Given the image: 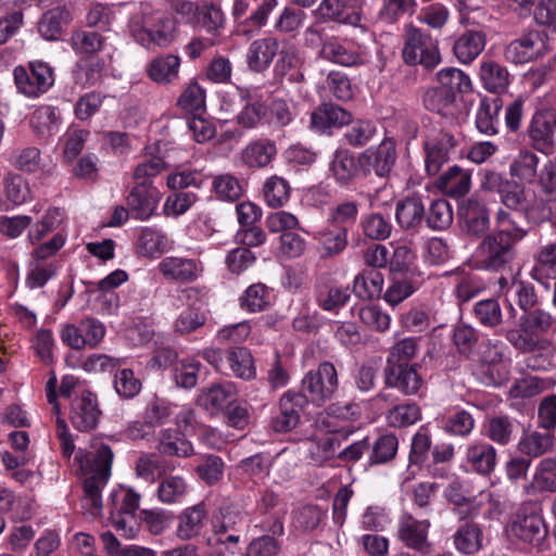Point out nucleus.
Wrapping results in <instances>:
<instances>
[{
	"label": "nucleus",
	"instance_id": "25",
	"mask_svg": "<svg viewBox=\"0 0 556 556\" xmlns=\"http://www.w3.org/2000/svg\"><path fill=\"white\" fill-rule=\"evenodd\" d=\"M465 458L472 471L489 475L496 466V450L485 442L472 443L467 446Z\"/></svg>",
	"mask_w": 556,
	"mask_h": 556
},
{
	"label": "nucleus",
	"instance_id": "36",
	"mask_svg": "<svg viewBox=\"0 0 556 556\" xmlns=\"http://www.w3.org/2000/svg\"><path fill=\"white\" fill-rule=\"evenodd\" d=\"M556 128V113L553 110L536 112L531 121L530 137L538 146H548Z\"/></svg>",
	"mask_w": 556,
	"mask_h": 556
},
{
	"label": "nucleus",
	"instance_id": "24",
	"mask_svg": "<svg viewBox=\"0 0 556 556\" xmlns=\"http://www.w3.org/2000/svg\"><path fill=\"white\" fill-rule=\"evenodd\" d=\"M207 510L203 503L188 507L178 517L176 535L182 541L198 536L205 526Z\"/></svg>",
	"mask_w": 556,
	"mask_h": 556
},
{
	"label": "nucleus",
	"instance_id": "58",
	"mask_svg": "<svg viewBox=\"0 0 556 556\" xmlns=\"http://www.w3.org/2000/svg\"><path fill=\"white\" fill-rule=\"evenodd\" d=\"M426 220L429 227L434 230L447 228L453 220V211L450 203L444 199L433 201L429 207Z\"/></svg>",
	"mask_w": 556,
	"mask_h": 556
},
{
	"label": "nucleus",
	"instance_id": "32",
	"mask_svg": "<svg viewBox=\"0 0 556 556\" xmlns=\"http://www.w3.org/2000/svg\"><path fill=\"white\" fill-rule=\"evenodd\" d=\"M384 277L377 269L369 268L359 273L353 281V292L363 300L378 299L383 290Z\"/></svg>",
	"mask_w": 556,
	"mask_h": 556
},
{
	"label": "nucleus",
	"instance_id": "5",
	"mask_svg": "<svg viewBox=\"0 0 556 556\" xmlns=\"http://www.w3.org/2000/svg\"><path fill=\"white\" fill-rule=\"evenodd\" d=\"M403 60L409 65L421 64L425 67H434L441 62L438 43L430 35L408 25L403 48Z\"/></svg>",
	"mask_w": 556,
	"mask_h": 556
},
{
	"label": "nucleus",
	"instance_id": "54",
	"mask_svg": "<svg viewBox=\"0 0 556 556\" xmlns=\"http://www.w3.org/2000/svg\"><path fill=\"white\" fill-rule=\"evenodd\" d=\"M264 197L266 203L271 207L285 205L290 197L288 181L276 175L269 177L264 184Z\"/></svg>",
	"mask_w": 556,
	"mask_h": 556
},
{
	"label": "nucleus",
	"instance_id": "48",
	"mask_svg": "<svg viewBox=\"0 0 556 556\" xmlns=\"http://www.w3.org/2000/svg\"><path fill=\"white\" fill-rule=\"evenodd\" d=\"M517 215L505 210H498L496 215V225L500 239L508 242L510 245L526 237L527 230L519 226Z\"/></svg>",
	"mask_w": 556,
	"mask_h": 556
},
{
	"label": "nucleus",
	"instance_id": "29",
	"mask_svg": "<svg viewBox=\"0 0 556 556\" xmlns=\"http://www.w3.org/2000/svg\"><path fill=\"white\" fill-rule=\"evenodd\" d=\"M479 77L482 86L489 92L502 93L509 86L508 71L492 60H483L480 63Z\"/></svg>",
	"mask_w": 556,
	"mask_h": 556
},
{
	"label": "nucleus",
	"instance_id": "21",
	"mask_svg": "<svg viewBox=\"0 0 556 556\" xmlns=\"http://www.w3.org/2000/svg\"><path fill=\"white\" fill-rule=\"evenodd\" d=\"M390 275H422L417 265V254L410 242L397 241L391 244Z\"/></svg>",
	"mask_w": 556,
	"mask_h": 556
},
{
	"label": "nucleus",
	"instance_id": "22",
	"mask_svg": "<svg viewBox=\"0 0 556 556\" xmlns=\"http://www.w3.org/2000/svg\"><path fill=\"white\" fill-rule=\"evenodd\" d=\"M279 42L274 37L258 38L252 41L247 51V64L253 72H263L269 67L277 54Z\"/></svg>",
	"mask_w": 556,
	"mask_h": 556
},
{
	"label": "nucleus",
	"instance_id": "10",
	"mask_svg": "<svg viewBox=\"0 0 556 556\" xmlns=\"http://www.w3.org/2000/svg\"><path fill=\"white\" fill-rule=\"evenodd\" d=\"M396 159L395 144L391 139L383 140L376 149H368L354 165L355 175L386 176L392 168Z\"/></svg>",
	"mask_w": 556,
	"mask_h": 556
},
{
	"label": "nucleus",
	"instance_id": "35",
	"mask_svg": "<svg viewBox=\"0 0 556 556\" xmlns=\"http://www.w3.org/2000/svg\"><path fill=\"white\" fill-rule=\"evenodd\" d=\"M555 443L549 432L525 431L518 442V451L530 457H539L552 451Z\"/></svg>",
	"mask_w": 556,
	"mask_h": 556
},
{
	"label": "nucleus",
	"instance_id": "31",
	"mask_svg": "<svg viewBox=\"0 0 556 556\" xmlns=\"http://www.w3.org/2000/svg\"><path fill=\"white\" fill-rule=\"evenodd\" d=\"M484 47V34L477 30H468L456 39L453 51L460 63L468 64L483 51Z\"/></svg>",
	"mask_w": 556,
	"mask_h": 556
},
{
	"label": "nucleus",
	"instance_id": "27",
	"mask_svg": "<svg viewBox=\"0 0 556 556\" xmlns=\"http://www.w3.org/2000/svg\"><path fill=\"white\" fill-rule=\"evenodd\" d=\"M429 522L417 520L409 515H405L399 522V538L406 546L418 551L427 546Z\"/></svg>",
	"mask_w": 556,
	"mask_h": 556
},
{
	"label": "nucleus",
	"instance_id": "59",
	"mask_svg": "<svg viewBox=\"0 0 556 556\" xmlns=\"http://www.w3.org/2000/svg\"><path fill=\"white\" fill-rule=\"evenodd\" d=\"M514 430V422L508 417L497 416L489 420L485 433L493 442L506 445L510 442Z\"/></svg>",
	"mask_w": 556,
	"mask_h": 556
},
{
	"label": "nucleus",
	"instance_id": "23",
	"mask_svg": "<svg viewBox=\"0 0 556 556\" xmlns=\"http://www.w3.org/2000/svg\"><path fill=\"white\" fill-rule=\"evenodd\" d=\"M390 283L383 293L384 301L392 307L412 296L422 283V275H390Z\"/></svg>",
	"mask_w": 556,
	"mask_h": 556
},
{
	"label": "nucleus",
	"instance_id": "4",
	"mask_svg": "<svg viewBox=\"0 0 556 556\" xmlns=\"http://www.w3.org/2000/svg\"><path fill=\"white\" fill-rule=\"evenodd\" d=\"M17 91L30 99L46 93L54 85V71L46 62L33 61L28 66L18 65L13 71Z\"/></svg>",
	"mask_w": 556,
	"mask_h": 556
},
{
	"label": "nucleus",
	"instance_id": "42",
	"mask_svg": "<svg viewBox=\"0 0 556 556\" xmlns=\"http://www.w3.org/2000/svg\"><path fill=\"white\" fill-rule=\"evenodd\" d=\"M425 207L420 199L407 198L396 204L395 217L403 229L416 228L424 218Z\"/></svg>",
	"mask_w": 556,
	"mask_h": 556
},
{
	"label": "nucleus",
	"instance_id": "9",
	"mask_svg": "<svg viewBox=\"0 0 556 556\" xmlns=\"http://www.w3.org/2000/svg\"><path fill=\"white\" fill-rule=\"evenodd\" d=\"M505 530L509 539L533 547H540L547 536L545 522L535 513L516 514Z\"/></svg>",
	"mask_w": 556,
	"mask_h": 556
},
{
	"label": "nucleus",
	"instance_id": "18",
	"mask_svg": "<svg viewBox=\"0 0 556 556\" xmlns=\"http://www.w3.org/2000/svg\"><path fill=\"white\" fill-rule=\"evenodd\" d=\"M418 365H403L384 368L386 384L406 395L416 394L424 384Z\"/></svg>",
	"mask_w": 556,
	"mask_h": 556
},
{
	"label": "nucleus",
	"instance_id": "16",
	"mask_svg": "<svg viewBox=\"0 0 556 556\" xmlns=\"http://www.w3.org/2000/svg\"><path fill=\"white\" fill-rule=\"evenodd\" d=\"M136 248L142 257L155 260L173 248V240L163 229L147 226L139 230Z\"/></svg>",
	"mask_w": 556,
	"mask_h": 556
},
{
	"label": "nucleus",
	"instance_id": "6",
	"mask_svg": "<svg viewBox=\"0 0 556 556\" xmlns=\"http://www.w3.org/2000/svg\"><path fill=\"white\" fill-rule=\"evenodd\" d=\"M338 388V376L331 363H321L316 370L308 371L302 379V391L306 401L321 405L330 400Z\"/></svg>",
	"mask_w": 556,
	"mask_h": 556
},
{
	"label": "nucleus",
	"instance_id": "63",
	"mask_svg": "<svg viewBox=\"0 0 556 556\" xmlns=\"http://www.w3.org/2000/svg\"><path fill=\"white\" fill-rule=\"evenodd\" d=\"M206 321L205 315L195 307L185 308L174 323V330L180 334H187L202 327Z\"/></svg>",
	"mask_w": 556,
	"mask_h": 556
},
{
	"label": "nucleus",
	"instance_id": "61",
	"mask_svg": "<svg viewBox=\"0 0 556 556\" xmlns=\"http://www.w3.org/2000/svg\"><path fill=\"white\" fill-rule=\"evenodd\" d=\"M266 381L273 390L285 388L290 381L288 365L282 361L279 353H275L274 357L267 363Z\"/></svg>",
	"mask_w": 556,
	"mask_h": 556
},
{
	"label": "nucleus",
	"instance_id": "8",
	"mask_svg": "<svg viewBox=\"0 0 556 556\" xmlns=\"http://www.w3.org/2000/svg\"><path fill=\"white\" fill-rule=\"evenodd\" d=\"M252 2L253 0H235L231 11L233 18L237 21V34L249 38L255 36L267 24L268 16L278 5L277 0H262L250 16L241 20Z\"/></svg>",
	"mask_w": 556,
	"mask_h": 556
},
{
	"label": "nucleus",
	"instance_id": "13",
	"mask_svg": "<svg viewBox=\"0 0 556 556\" xmlns=\"http://www.w3.org/2000/svg\"><path fill=\"white\" fill-rule=\"evenodd\" d=\"M126 202L134 218L147 220L159 205L160 193L151 184L137 182L127 195Z\"/></svg>",
	"mask_w": 556,
	"mask_h": 556
},
{
	"label": "nucleus",
	"instance_id": "40",
	"mask_svg": "<svg viewBox=\"0 0 556 556\" xmlns=\"http://www.w3.org/2000/svg\"><path fill=\"white\" fill-rule=\"evenodd\" d=\"M439 85L452 93H468L472 90V81L465 72L455 67H445L437 73Z\"/></svg>",
	"mask_w": 556,
	"mask_h": 556
},
{
	"label": "nucleus",
	"instance_id": "11",
	"mask_svg": "<svg viewBox=\"0 0 556 556\" xmlns=\"http://www.w3.org/2000/svg\"><path fill=\"white\" fill-rule=\"evenodd\" d=\"M157 270L167 281L187 285L197 281L203 274V263L197 258L166 256L157 264Z\"/></svg>",
	"mask_w": 556,
	"mask_h": 556
},
{
	"label": "nucleus",
	"instance_id": "64",
	"mask_svg": "<svg viewBox=\"0 0 556 556\" xmlns=\"http://www.w3.org/2000/svg\"><path fill=\"white\" fill-rule=\"evenodd\" d=\"M213 189L218 199L229 202L238 200L242 193L239 180L230 174L216 176L213 180Z\"/></svg>",
	"mask_w": 556,
	"mask_h": 556
},
{
	"label": "nucleus",
	"instance_id": "56",
	"mask_svg": "<svg viewBox=\"0 0 556 556\" xmlns=\"http://www.w3.org/2000/svg\"><path fill=\"white\" fill-rule=\"evenodd\" d=\"M56 267L53 262H41L30 258L26 286L30 289L43 287L54 275Z\"/></svg>",
	"mask_w": 556,
	"mask_h": 556
},
{
	"label": "nucleus",
	"instance_id": "51",
	"mask_svg": "<svg viewBox=\"0 0 556 556\" xmlns=\"http://www.w3.org/2000/svg\"><path fill=\"white\" fill-rule=\"evenodd\" d=\"M125 364V358L93 353L81 359L79 367L88 374L112 372Z\"/></svg>",
	"mask_w": 556,
	"mask_h": 556
},
{
	"label": "nucleus",
	"instance_id": "19",
	"mask_svg": "<svg viewBox=\"0 0 556 556\" xmlns=\"http://www.w3.org/2000/svg\"><path fill=\"white\" fill-rule=\"evenodd\" d=\"M278 149L276 142L268 138H258L250 141L241 151L240 160L249 168L260 169L271 164L276 159Z\"/></svg>",
	"mask_w": 556,
	"mask_h": 556
},
{
	"label": "nucleus",
	"instance_id": "47",
	"mask_svg": "<svg viewBox=\"0 0 556 556\" xmlns=\"http://www.w3.org/2000/svg\"><path fill=\"white\" fill-rule=\"evenodd\" d=\"M270 304V291L264 283H253L240 298V306L249 313L266 309Z\"/></svg>",
	"mask_w": 556,
	"mask_h": 556
},
{
	"label": "nucleus",
	"instance_id": "7",
	"mask_svg": "<svg viewBox=\"0 0 556 556\" xmlns=\"http://www.w3.org/2000/svg\"><path fill=\"white\" fill-rule=\"evenodd\" d=\"M105 326L93 317L81 319L77 325L66 324L60 331L62 342L74 350L96 349L104 339Z\"/></svg>",
	"mask_w": 556,
	"mask_h": 556
},
{
	"label": "nucleus",
	"instance_id": "52",
	"mask_svg": "<svg viewBox=\"0 0 556 556\" xmlns=\"http://www.w3.org/2000/svg\"><path fill=\"white\" fill-rule=\"evenodd\" d=\"M418 351V342L414 338H404L390 348L386 368L410 365Z\"/></svg>",
	"mask_w": 556,
	"mask_h": 556
},
{
	"label": "nucleus",
	"instance_id": "12",
	"mask_svg": "<svg viewBox=\"0 0 556 556\" xmlns=\"http://www.w3.org/2000/svg\"><path fill=\"white\" fill-rule=\"evenodd\" d=\"M547 51L544 37L539 31H530L511 41L505 49L504 55L508 62L525 64L531 62Z\"/></svg>",
	"mask_w": 556,
	"mask_h": 556
},
{
	"label": "nucleus",
	"instance_id": "20",
	"mask_svg": "<svg viewBox=\"0 0 556 556\" xmlns=\"http://www.w3.org/2000/svg\"><path fill=\"white\" fill-rule=\"evenodd\" d=\"M344 109L333 104H323L311 114L309 128L316 134H329L346 124Z\"/></svg>",
	"mask_w": 556,
	"mask_h": 556
},
{
	"label": "nucleus",
	"instance_id": "50",
	"mask_svg": "<svg viewBox=\"0 0 556 556\" xmlns=\"http://www.w3.org/2000/svg\"><path fill=\"white\" fill-rule=\"evenodd\" d=\"M159 450L163 454L179 457H187L193 452L191 443L175 429H166L162 432Z\"/></svg>",
	"mask_w": 556,
	"mask_h": 556
},
{
	"label": "nucleus",
	"instance_id": "62",
	"mask_svg": "<svg viewBox=\"0 0 556 556\" xmlns=\"http://www.w3.org/2000/svg\"><path fill=\"white\" fill-rule=\"evenodd\" d=\"M425 106L432 112H437L442 115L450 113V108L453 105L455 98L452 93H448L441 86L430 88L424 94Z\"/></svg>",
	"mask_w": 556,
	"mask_h": 556
},
{
	"label": "nucleus",
	"instance_id": "26",
	"mask_svg": "<svg viewBox=\"0 0 556 556\" xmlns=\"http://www.w3.org/2000/svg\"><path fill=\"white\" fill-rule=\"evenodd\" d=\"M437 187L450 197H463L470 190L471 173L454 165L438 178Z\"/></svg>",
	"mask_w": 556,
	"mask_h": 556
},
{
	"label": "nucleus",
	"instance_id": "45",
	"mask_svg": "<svg viewBox=\"0 0 556 556\" xmlns=\"http://www.w3.org/2000/svg\"><path fill=\"white\" fill-rule=\"evenodd\" d=\"M64 212L59 207L49 208L43 217L34 224L27 233L31 244L40 242L49 232L54 231L63 222Z\"/></svg>",
	"mask_w": 556,
	"mask_h": 556
},
{
	"label": "nucleus",
	"instance_id": "57",
	"mask_svg": "<svg viewBox=\"0 0 556 556\" xmlns=\"http://www.w3.org/2000/svg\"><path fill=\"white\" fill-rule=\"evenodd\" d=\"M175 405L162 399H155L147 405L143 413V421L149 427L165 424L174 414Z\"/></svg>",
	"mask_w": 556,
	"mask_h": 556
},
{
	"label": "nucleus",
	"instance_id": "34",
	"mask_svg": "<svg viewBox=\"0 0 556 556\" xmlns=\"http://www.w3.org/2000/svg\"><path fill=\"white\" fill-rule=\"evenodd\" d=\"M71 12L64 7L46 12L38 23V31L46 40H58L65 25L72 21Z\"/></svg>",
	"mask_w": 556,
	"mask_h": 556
},
{
	"label": "nucleus",
	"instance_id": "39",
	"mask_svg": "<svg viewBox=\"0 0 556 556\" xmlns=\"http://www.w3.org/2000/svg\"><path fill=\"white\" fill-rule=\"evenodd\" d=\"M60 112L55 106L45 104L36 108L30 115V126L39 136L53 135L60 125Z\"/></svg>",
	"mask_w": 556,
	"mask_h": 556
},
{
	"label": "nucleus",
	"instance_id": "44",
	"mask_svg": "<svg viewBox=\"0 0 556 556\" xmlns=\"http://www.w3.org/2000/svg\"><path fill=\"white\" fill-rule=\"evenodd\" d=\"M232 374L241 379L250 380L255 378L256 368L251 352L245 348H235L227 356Z\"/></svg>",
	"mask_w": 556,
	"mask_h": 556
},
{
	"label": "nucleus",
	"instance_id": "41",
	"mask_svg": "<svg viewBox=\"0 0 556 556\" xmlns=\"http://www.w3.org/2000/svg\"><path fill=\"white\" fill-rule=\"evenodd\" d=\"M189 485L181 476H165L159 483L156 495L163 504L180 503L188 493Z\"/></svg>",
	"mask_w": 556,
	"mask_h": 556
},
{
	"label": "nucleus",
	"instance_id": "1",
	"mask_svg": "<svg viewBox=\"0 0 556 556\" xmlns=\"http://www.w3.org/2000/svg\"><path fill=\"white\" fill-rule=\"evenodd\" d=\"M84 476L81 506L86 514L98 517L103 509L102 490L111 477L113 452L108 445L93 443L91 450H79L75 456Z\"/></svg>",
	"mask_w": 556,
	"mask_h": 556
},
{
	"label": "nucleus",
	"instance_id": "33",
	"mask_svg": "<svg viewBox=\"0 0 556 556\" xmlns=\"http://www.w3.org/2000/svg\"><path fill=\"white\" fill-rule=\"evenodd\" d=\"M111 58H90L77 63L74 71L75 83L81 87L96 85L103 76L109 66Z\"/></svg>",
	"mask_w": 556,
	"mask_h": 556
},
{
	"label": "nucleus",
	"instance_id": "46",
	"mask_svg": "<svg viewBox=\"0 0 556 556\" xmlns=\"http://www.w3.org/2000/svg\"><path fill=\"white\" fill-rule=\"evenodd\" d=\"M483 534L481 529L473 523L460 527L454 534V544L463 554H475L482 547Z\"/></svg>",
	"mask_w": 556,
	"mask_h": 556
},
{
	"label": "nucleus",
	"instance_id": "37",
	"mask_svg": "<svg viewBox=\"0 0 556 556\" xmlns=\"http://www.w3.org/2000/svg\"><path fill=\"white\" fill-rule=\"evenodd\" d=\"M529 492H556V457L542 459L535 467Z\"/></svg>",
	"mask_w": 556,
	"mask_h": 556
},
{
	"label": "nucleus",
	"instance_id": "2",
	"mask_svg": "<svg viewBox=\"0 0 556 556\" xmlns=\"http://www.w3.org/2000/svg\"><path fill=\"white\" fill-rule=\"evenodd\" d=\"M134 39L144 48L167 47L174 40L175 25L162 13L135 15L129 22Z\"/></svg>",
	"mask_w": 556,
	"mask_h": 556
},
{
	"label": "nucleus",
	"instance_id": "43",
	"mask_svg": "<svg viewBox=\"0 0 556 556\" xmlns=\"http://www.w3.org/2000/svg\"><path fill=\"white\" fill-rule=\"evenodd\" d=\"M248 516L239 510H220L219 516L213 520V534L226 535L228 532H241L248 528Z\"/></svg>",
	"mask_w": 556,
	"mask_h": 556
},
{
	"label": "nucleus",
	"instance_id": "49",
	"mask_svg": "<svg viewBox=\"0 0 556 556\" xmlns=\"http://www.w3.org/2000/svg\"><path fill=\"white\" fill-rule=\"evenodd\" d=\"M141 495L131 488L121 486L110 495V513L137 514Z\"/></svg>",
	"mask_w": 556,
	"mask_h": 556
},
{
	"label": "nucleus",
	"instance_id": "53",
	"mask_svg": "<svg viewBox=\"0 0 556 556\" xmlns=\"http://www.w3.org/2000/svg\"><path fill=\"white\" fill-rule=\"evenodd\" d=\"M554 324L551 314L544 311H533L520 319V330L528 337H538L547 332Z\"/></svg>",
	"mask_w": 556,
	"mask_h": 556
},
{
	"label": "nucleus",
	"instance_id": "17",
	"mask_svg": "<svg viewBox=\"0 0 556 556\" xmlns=\"http://www.w3.org/2000/svg\"><path fill=\"white\" fill-rule=\"evenodd\" d=\"M513 257L511 245L503 239L498 241L491 236L484 238L477 251L478 262L485 269L497 270L510 262Z\"/></svg>",
	"mask_w": 556,
	"mask_h": 556
},
{
	"label": "nucleus",
	"instance_id": "15",
	"mask_svg": "<svg viewBox=\"0 0 556 556\" xmlns=\"http://www.w3.org/2000/svg\"><path fill=\"white\" fill-rule=\"evenodd\" d=\"M306 402L305 395L301 393L285 392L279 401V413L274 418V429L278 432H287L295 428Z\"/></svg>",
	"mask_w": 556,
	"mask_h": 556
},
{
	"label": "nucleus",
	"instance_id": "28",
	"mask_svg": "<svg viewBox=\"0 0 556 556\" xmlns=\"http://www.w3.org/2000/svg\"><path fill=\"white\" fill-rule=\"evenodd\" d=\"M180 58L176 54H161L154 58L148 66V76L157 84H170L178 78Z\"/></svg>",
	"mask_w": 556,
	"mask_h": 556
},
{
	"label": "nucleus",
	"instance_id": "55",
	"mask_svg": "<svg viewBox=\"0 0 556 556\" xmlns=\"http://www.w3.org/2000/svg\"><path fill=\"white\" fill-rule=\"evenodd\" d=\"M462 210L464 218L471 232L481 233L488 229V212L476 199H469Z\"/></svg>",
	"mask_w": 556,
	"mask_h": 556
},
{
	"label": "nucleus",
	"instance_id": "14",
	"mask_svg": "<svg viewBox=\"0 0 556 556\" xmlns=\"http://www.w3.org/2000/svg\"><path fill=\"white\" fill-rule=\"evenodd\" d=\"M100 414L97 396L90 391L84 390L72 401L70 417L73 426L79 431L96 428Z\"/></svg>",
	"mask_w": 556,
	"mask_h": 556
},
{
	"label": "nucleus",
	"instance_id": "30",
	"mask_svg": "<svg viewBox=\"0 0 556 556\" xmlns=\"http://www.w3.org/2000/svg\"><path fill=\"white\" fill-rule=\"evenodd\" d=\"M237 390L233 383L224 382L204 389L199 395V403L212 413L222 410L236 399Z\"/></svg>",
	"mask_w": 556,
	"mask_h": 556
},
{
	"label": "nucleus",
	"instance_id": "3",
	"mask_svg": "<svg viewBox=\"0 0 556 556\" xmlns=\"http://www.w3.org/2000/svg\"><path fill=\"white\" fill-rule=\"evenodd\" d=\"M321 257H332L344 251L348 242V205H339L325 228L313 233Z\"/></svg>",
	"mask_w": 556,
	"mask_h": 556
},
{
	"label": "nucleus",
	"instance_id": "38",
	"mask_svg": "<svg viewBox=\"0 0 556 556\" xmlns=\"http://www.w3.org/2000/svg\"><path fill=\"white\" fill-rule=\"evenodd\" d=\"M502 109L500 99H482L476 115L477 129L484 135L492 136L497 132L498 114Z\"/></svg>",
	"mask_w": 556,
	"mask_h": 556
},
{
	"label": "nucleus",
	"instance_id": "60",
	"mask_svg": "<svg viewBox=\"0 0 556 556\" xmlns=\"http://www.w3.org/2000/svg\"><path fill=\"white\" fill-rule=\"evenodd\" d=\"M71 46L78 54H93L101 50L103 40L98 33L76 30L71 37Z\"/></svg>",
	"mask_w": 556,
	"mask_h": 556
}]
</instances>
